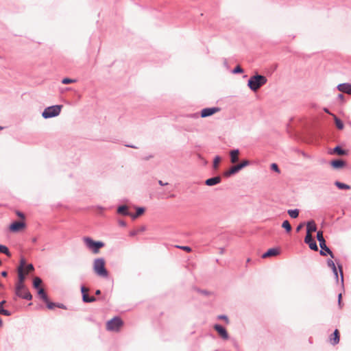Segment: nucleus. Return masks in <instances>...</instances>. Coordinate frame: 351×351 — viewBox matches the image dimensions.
Segmentation results:
<instances>
[{
  "instance_id": "obj_1",
  "label": "nucleus",
  "mask_w": 351,
  "mask_h": 351,
  "mask_svg": "<svg viewBox=\"0 0 351 351\" xmlns=\"http://www.w3.org/2000/svg\"><path fill=\"white\" fill-rule=\"evenodd\" d=\"M105 260L102 258H96L93 262V270L100 277L107 278L108 272L106 270Z\"/></svg>"
},
{
  "instance_id": "obj_2",
  "label": "nucleus",
  "mask_w": 351,
  "mask_h": 351,
  "mask_svg": "<svg viewBox=\"0 0 351 351\" xmlns=\"http://www.w3.org/2000/svg\"><path fill=\"white\" fill-rule=\"evenodd\" d=\"M266 82L267 78L265 76L256 75L250 78L248 86L252 90L256 91Z\"/></svg>"
},
{
  "instance_id": "obj_3",
  "label": "nucleus",
  "mask_w": 351,
  "mask_h": 351,
  "mask_svg": "<svg viewBox=\"0 0 351 351\" xmlns=\"http://www.w3.org/2000/svg\"><path fill=\"white\" fill-rule=\"evenodd\" d=\"M83 241L86 245L95 254H97L99 249L104 245V243L101 241H95L90 237H84Z\"/></svg>"
},
{
  "instance_id": "obj_4",
  "label": "nucleus",
  "mask_w": 351,
  "mask_h": 351,
  "mask_svg": "<svg viewBox=\"0 0 351 351\" xmlns=\"http://www.w3.org/2000/svg\"><path fill=\"white\" fill-rule=\"evenodd\" d=\"M15 293L18 297L27 300H30L32 298V294L25 285H16Z\"/></svg>"
},
{
  "instance_id": "obj_5",
  "label": "nucleus",
  "mask_w": 351,
  "mask_h": 351,
  "mask_svg": "<svg viewBox=\"0 0 351 351\" xmlns=\"http://www.w3.org/2000/svg\"><path fill=\"white\" fill-rule=\"evenodd\" d=\"M123 323L121 318L116 317L106 323V329L110 331H119Z\"/></svg>"
},
{
  "instance_id": "obj_6",
  "label": "nucleus",
  "mask_w": 351,
  "mask_h": 351,
  "mask_svg": "<svg viewBox=\"0 0 351 351\" xmlns=\"http://www.w3.org/2000/svg\"><path fill=\"white\" fill-rule=\"evenodd\" d=\"M61 108H62V106H58V105L48 107L45 109V110L43 111V112L42 114V116L45 119L56 117L60 113Z\"/></svg>"
},
{
  "instance_id": "obj_7",
  "label": "nucleus",
  "mask_w": 351,
  "mask_h": 351,
  "mask_svg": "<svg viewBox=\"0 0 351 351\" xmlns=\"http://www.w3.org/2000/svg\"><path fill=\"white\" fill-rule=\"evenodd\" d=\"M25 267V260L21 259L20 262V265L18 267V282L16 285H25V275H27L24 271Z\"/></svg>"
},
{
  "instance_id": "obj_8",
  "label": "nucleus",
  "mask_w": 351,
  "mask_h": 351,
  "mask_svg": "<svg viewBox=\"0 0 351 351\" xmlns=\"http://www.w3.org/2000/svg\"><path fill=\"white\" fill-rule=\"evenodd\" d=\"M317 239L319 243V246L322 248V250L326 251L328 254L330 255L332 258H333V254L331 250L326 246V241L323 236V232L322 231H318L317 233Z\"/></svg>"
},
{
  "instance_id": "obj_9",
  "label": "nucleus",
  "mask_w": 351,
  "mask_h": 351,
  "mask_svg": "<svg viewBox=\"0 0 351 351\" xmlns=\"http://www.w3.org/2000/svg\"><path fill=\"white\" fill-rule=\"evenodd\" d=\"M25 228L24 221H15L10 226V230L13 232H18Z\"/></svg>"
},
{
  "instance_id": "obj_10",
  "label": "nucleus",
  "mask_w": 351,
  "mask_h": 351,
  "mask_svg": "<svg viewBox=\"0 0 351 351\" xmlns=\"http://www.w3.org/2000/svg\"><path fill=\"white\" fill-rule=\"evenodd\" d=\"M220 110H221V109L218 107L204 108L201 111V117H210V116L219 112Z\"/></svg>"
},
{
  "instance_id": "obj_11",
  "label": "nucleus",
  "mask_w": 351,
  "mask_h": 351,
  "mask_svg": "<svg viewBox=\"0 0 351 351\" xmlns=\"http://www.w3.org/2000/svg\"><path fill=\"white\" fill-rule=\"evenodd\" d=\"M81 291L82 293V299L84 302H93L96 300L95 297H93V296L90 297L88 295V292L89 289L87 287H84V286L82 287Z\"/></svg>"
},
{
  "instance_id": "obj_12",
  "label": "nucleus",
  "mask_w": 351,
  "mask_h": 351,
  "mask_svg": "<svg viewBox=\"0 0 351 351\" xmlns=\"http://www.w3.org/2000/svg\"><path fill=\"white\" fill-rule=\"evenodd\" d=\"M215 330L218 332L219 335L223 339H228V334L226 330L221 325L216 324L214 326Z\"/></svg>"
},
{
  "instance_id": "obj_13",
  "label": "nucleus",
  "mask_w": 351,
  "mask_h": 351,
  "mask_svg": "<svg viewBox=\"0 0 351 351\" xmlns=\"http://www.w3.org/2000/svg\"><path fill=\"white\" fill-rule=\"evenodd\" d=\"M280 254L278 248H270L262 255L263 258H267L271 256H276Z\"/></svg>"
},
{
  "instance_id": "obj_14",
  "label": "nucleus",
  "mask_w": 351,
  "mask_h": 351,
  "mask_svg": "<svg viewBox=\"0 0 351 351\" xmlns=\"http://www.w3.org/2000/svg\"><path fill=\"white\" fill-rule=\"evenodd\" d=\"M340 335L339 332L336 329L333 334H332L329 338L330 343L332 345H337L339 342Z\"/></svg>"
},
{
  "instance_id": "obj_15",
  "label": "nucleus",
  "mask_w": 351,
  "mask_h": 351,
  "mask_svg": "<svg viewBox=\"0 0 351 351\" xmlns=\"http://www.w3.org/2000/svg\"><path fill=\"white\" fill-rule=\"evenodd\" d=\"M337 88L339 91L351 95V84H341L338 85Z\"/></svg>"
},
{
  "instance_id": "obj_16",
  "label": "nucleus",
  "mask_w": 351,
  "mask_h": 351,
  "mask_svg": "<svg viewBox=\"0 0 351 351\" xmlns=\"http://www.w3.org/2000/svg\"><path fill=\"white\" fill-rule=\"evenodd\" d=\"M221 181V178L220 176H216L211 178H208L205 181V184L207 186H214L219 183H220Z\"/></svg>"
},
{
  "instance_id": "obj_17",
  "label": "nucleus",
  "mask_w": 351,
  "mask_h": 351,
  "mask_svg": "<svg viewBox=\"0 0 351 351\" xmlns=\"http://www.w3.org/2000/svg\"><path fill=\"white\" fill-rule=\"evenodd\" d=\"M317 230V226L314 221H310L306 224V233L312 234Z\"/></svg>"
},
{
  "instance_id": "obj_18",
  "label": "nucleus",
  "mask_w": 351,
  "mask_h": 351,
  "mask_svg": "<svg viewBox=\"0 0 351 351\" xmlns=\"http://www.w3.org/2000/svg\"><path fill=\"white\" fill-rule=\"evenodd\" d=\"M239 167L237 165H234L233 167H232L230 169H228V171H225L223 173V176L225 177H229L231 175H233L234 173H236L237 172H238L239 171Z\"/></svg>"
},
{
  "instance_id": "obj_19",
  "label": "nucleus",
  "mask_w": 351,
  "mask_h": 351,
  "mask_svg": "<svg viewBox=\"0 0 351 351\" xmlns=\"http://www.w3.org/2000/svg\"><path fill=\"white\" fill-rule=\"evenodd\" d=\"M239 152L238 149H234L230 152L231 162L236 163L239 160Z\"/></svg>"
},
{
  "instance_id": "obj_20",
  "label": "nucleus",
  "mask_w": 351,
  "mask_h": 351,
  "mask_svg": "<svg viewBox=\"0 0 351 351\" xmlns=\"http://www.w3.org/2000/svg\"><path fill=\"white\" fill-rule=\"evenodd\" d=\"M345 165V162L341 160H335L331 162V165L335 169L342 168Z\"/></svg>"
},
{
  "instance_id": "obj_21",
  "label": "nucleus",
  "mask_w": 351,
  "mask_h": 351,
  "mask_svg": "<svg viewBox=\"0 0 351 351\" xmlns=\"http://www.w3.org/2000/svg\"><path fill=\"white\" fill-rule=\"evenodd\" d=\"M118 213L119 214H122L124 215H128V216H130V215H131V213L128 211V206H119L118 208Z\"/></svg>"
},
{
  "instance_id": "obj_22",
  "label": "nucleus",
  "mask_w": 351,
  "mask_h": 351,
  "mask_svg": "<svg viewBox=\"0 0 351 351\" xmlns=\"http://www.w3.org/2000/svg\"><path fill=\"white\" fill-rule=\"evenodd\" d=\"M145 212V209L143 208H138L136 209V212L135 214H133L131 213V215H130V217L132 218V219H136L138 217L141 216V215H143Z\"/></svg>"
},
{
  "instance_id": "obj_23",
  "label": "nucleus",
  "mask_w": 351,
  "mask_h": 351,
  "mask_svg": "<svg viewBox=\"0 0 351 351\" xmlns=\"http://www.w3.org/2000/svg\"><path fill=\"white\" fill-rule=\"evenodd\" d=\"M38 294L43 300L44 302H47V295L43 288H39L38 290Z\"/></svg>"
},
{
  "instance_id": "obj_24",
  "label": "nucleus",
  "mask_w": 351,
  "mask_h": 351,
  "mask_svg": "<svg viewBox=\"0 0 351 351\" xmlns=\"http://www.w3.org/2000/svg\"><path fill=\"white\" fill-rule=\"evenodd\" d=\"M333 117H334L336 127L339 130L343 129L344 125H343V122L339 119H338L335 115H333Z\"/></svg>"
},
{
  "instance_id": "obj_25",
  "label": "nucleus",
  "mask_w": 351,
  "mask_h": 351,
  "mask_svg": "<svg viewBox=\"0 0 351 351\" xmlns=\"http://www.w3.org/2000/svg\"><path fill=\"white\" fill-rule=\"evenodd\" d=\"M5 303V301H2L0 302V314L9 316L10 313L8 311L5 310L4 307H3V304Z\"/></svg>"
},
{
  "instance_id": "obj_26",
  "label": "nucleus",
  "mask_w": 351,
  "mask_h": 351,
  "mask_svg": "<svg viewBox=\"0 0 351 351\" xmlns=\"http://www.w3.org/2000/svg\"><path fill=\"white\" fill-rule=\"evenodd\" d=\"M289 216L292 218H297L299 215V210L295 209V210H289L287 211Z\"/></svg>"
},
{
  "instance_id": "obj_27",
  "label": "nucleus",
  "mask_w": 351,
  "mask_h": 351,
  "mask_svg": "<svg viewBox=\"0 0 351 351\" xmlns=\"http://www.w3.org/2000/svg\"><path fill=\"white\" fill-rule=\"evenodd\" d=\"M282 227L285 228L287 232H290L291 231V226L287 220L283 221Z\"/></svg>"
},
{
  "instance_id": "obj_28",
  "label": "nucleus",
  "mask_w": 351,
  "mask_h": 351,
  "mask_svg": "<svg viewBox=\"0 0 351 351\" xmlns=\"http://www.w3.org/2000/svg\"><path fill=\"white\" fill-rule=\"evenodd\" d=\"M335 185L339 189H350V186L348 184H346L344 183L340 182L337 181L335 182Z\"/></svg>"
},
{
  "instance_id": "obj_29",
  "label": "nucleus",
  "mask_w": 351,
  "mask_h": 351,
  "mask_svg": "<svg viewBox=\"0 0 351 351\" xmlns=\"http://www.w3.org/2000/svg\"><path fill=\"white\" fill-rule=\"evenodd\" d=\"M34 268L32 264L26 265L25 263L24 271L26 274H29V272H32V271H34Z\"/></svg>"
},
{
  "instance_id": "obj_30",
  "label": "nucleus",
  "mask_w": 351,
  "mask_h": 351,
  "mask_svg": "<svg viewBox=\"0 0 351 351\" xmlns=\"http://www.w3.org/2000/svg\"><path fill=\"white\" fill-rule=\"evenodd\" d=\"M42 283V280L40 278L38 277H35L34 278V281H33V285H34V287L36 288V289H38V287H40V285H41Z\"/></svg>"
},
{
  "instance_id": "obj_31",
  "label": "nucleus",
  "mask_w": 351,
  "mask_h": 351,
  "mask_svg": "<svg viewBox=\"0 0 351 351\" xmlns=\"http://www.w3.org/2000/svg\"><path fill=\"white\" fill-rule=\"evenodd\" d=\"M0 252L4 253L8 256H11V254H10V253L9 252L8 248L6 246L3 245H0Z\"/></svg>"
},
{
  "instance_id": "obj_32",
  "label": "nucleus",
  "mask_w": 351,
  "mask_h": 351,
  "mask_svg": "<svg viewBox=\"0 0 351 351\" xmlns=\"http://www.w3.org/2000/svg\"><path fill=\"white\" fill-rule=\"evenodd\" d=\"M221 162V158L218 156H215L213 160V168L215 169H217L219 167V164Z\"/></svg>"
},
{
  "instance_id": "obj_33",
  "label": "nucleus",
  "mask_w": 351,
  "mask_h": 351,
  "mask_svg": "<svg viewBox=\"0 0 351 351\" xmlns=\"http://www.w3.org/2000/svg\"><path fill=\"white\" fill-rule=\"evenodd\" d=\"M334 152L337 154L338 155H344L346 154V151L342 149L340 147H336L335 149H334Z\"/></svg>"
},
{
  "instance_id": "obj_34",
  "label": "nucleus",
  "mask_w": 351,
  "mask_h": 351,
  "mask_svg": "<svg viewBox=\"0 0 351 351\" xmlns=\"http://www.w3.org/2000/svg\"><path fill=\"white\" fill-rule=\"evenodd\" d=\"M308 245L311 250H313L314 251L318 250L317 245L316 244V242L314 240L311 241V242H310Z\"/></svg>"
},
{
  "instance_id": "obj_35",
  "label": "nucleus",
  "mask_w": 351,
  "mask_h": 351,
  "mask_svg": "<svg viewBox=\"0 0 351 351\" xmlns=\"http://www.w3.org/2000/svg\"><path fill=\"white\" fill-rule=\"evenodd\" d=\"M328 265L329 267H330L332 269L334 273L337 276V268L335 267L334 262L330 260L328 261Z\"/></svg>"
},
{
  "instance_id": "obj_36",
  "label": "nucleus",
  "mask_w": 351,
  "mask_h": 351,
  "mask_svg": "<svg viewBox=\"0 0 351 351\" xmlns=\"http://www.w3.org/2000/svg\"><path fill=\"white\" fill-rule=\"evenodd\" d=\"M249 164H250V162L247 160H245L242 161L241 163H239V165H237V166L239 167V169L241 170V169L247 166Z\"/></svg>"
},
{
  "instance_id": "obj_37",
  "label": "nucleus",
  "mask_w": 351,
  "mask_h": 351,
  "mask_svg": "<svg viewBox=\"0 0 351 351\" xmlns=\"http://www.w3.org/2000/svg\"><path fill=\"white\" fill-rule=\"evenodd\" d=\"M313 240V237H312V234L306 233V237L304 238V242L306 244H308Z\"/></svg>"
},
{
  "instance_id": "obj_38",
  "label": "nucleus",
  "mask_w": 351,
  "mask_h": 351,
  "mask_svg": "<svg viewBox=\"0 0 351 351\" xmlns=\"http://www.w3.org/2000/svg\"><path fill=\"white\" fill-rule=\"evenodd\" d=\"M75 82H76L75 80L69 79V78H64L62 81V83L64 84H68L70 83H74Z\"/></svg>"
},
{
  "instance_id": "obj_39",
  "label": "nucleus",
  "mask_w": 351,
  "mask_h": 351,
  "mask_svg": "<svg viewBox=\"0 0 351 351\" xmlns=\"http://www.w3.org/2000/svg\"><path fill=\"white\" fill-rule=\"evenodd\" d=\"M177 247L183 250L184 251L186 252H191L192 251L191 248L189 246H176Z\"/></svg>"
},
{
  "instance_id": "obj_40",
  "label": "nucleus",
  "mask_w": 351,
  "mask_h": 351,
  "mask_svg": "<svg viewBox=\"0 0 351 351\" xmlns=\"http://www.w3.org/2000/svg\"><path fill=\"white\" fill-rule=\"evenodd\" d=\"M47 303V307L49 309L53 308L55 306H56V304L52 302H50L49 300L47 299V302H45Z\"/></svg>"
},
{
  "instance_id": "obj_41",
  "label": "nucleus",
  "mask_w": 351,
  "mask_h": 351,
  "mask_svg": "<svg viewBox=\"0 0 351 351\" xmlns=\"http://www.w3.org/2000/svg\"><path fill=\"white\" fill-rule=\"evenodd\" d=\"M243 69L240 66H237L235 67V69L233 71L234 73H243Z\"/></svg>"
},
{
  "instance_id": "obj_42",
  "label": "nucleus",
  "mask_w": 351,
  "mask_h": 351,
  "mask_svg": "<svg viewBox=\"0 0 351 351\" xmlns=\"http://www.w3.org/2000/svg\"><path fill=\"white\" fill-rule=\"evenodd\" d=\"M219 318L224 320L227 324L229 323L228 318L226 315H220L219 316Z\"/></svg>"
},
{
  "instance_id": "obj_43",
  "label": "nucleus",
  "mask_w": 351,
  "mask_h": 351,
  "mask_svg": "<svg viewBox=\"0 0 351 351\" xmlns=\"http://www.w3.org/2000/svg\"><path fill=\"white\" fill-rule=\"evenodd\" d=\"M271 169L274 170L275 171L279 172V169L278 167V165L275 163H273L271 165Z\"/></svg>"
},
{
  "instance_id": "obj_44",
  "label": "nucleus",
  "mask_w": 351,
  "mask_h": 351,
  "mask_svg": "<svg viewBox=\"0 0 351 351\" xmlns=\"http://www.w3.org/2000/svg\"><path fill=\"white\" fill-rule=\"evenodd\" d=\"M16 215L20 217L22 219H25V215L23 213H22L21 212H19V211H16Z\"/></svg>"
},
{
  "instance_id": "obj_45",
  "label": "nucleus",
  "mask_w": 351,
  "mask_h": 351,
  "mask_svg": "<svg viewBox=\"0 0 351 351\" xmlns=\"http://www.w3.org/2000/svg\"><path fill=\"white\" fill-rule=\"evenodd\" d=\"M341 298H342V295H341V293H339L338 295V302H339V305L340 307H341Z\"/></svg>"
},
{
  "instance_id": "obj_46",
  "label": "nucleus",
  "mask_w": 351,
  "mask_h": 351,
  "mask_svg": "<svg viewBox=\"0 0 351 351\" xmlns=\"http://www.w3.org/2000/svg\"><path fill=\"white\" fill-rule=\"evenodd\" d=\"M303 226H304V224H303V223L300 224V225L297 227V228H296V231H297V232L300 231V230L303 228Z\"/></svg>"
},
{
  "instance_id": "obj_47",
  "label": "nucleus",
  "mask_w": 351,
  "mask_h": 351,
  "mask_svg": "<svg viewBox=\"0 0 351 351\" xmlns=\"http://www.w3.org/2000/svg\"><path fill=\"white\" fill-rule=\"evenodd\" d=\"M7 275H8L7 271H2V272H1V276H2L3 277H6V276H7Z\"/></svg>"
},
{
  "instance_id": "obj_48",
  "label": "nucleus",
  "mask_w": 351,
  "mask_h": 351,
  "mask_svg": "<svg viewBox=\"0 0 351 351\" xmlns=\"http://www.w3.org/2000/svg\"><path fill=\"white\" fill-rule=\"evenodd\" d=\"M158 183H159V184H160V185H161V186H165V185H167V183H163V182H162V181H161V180H159V181H158Z\"/></svg>"
},
{
  "instance_id": "obj_49",
  "label": "nucleus",
  "mask_w": 351,
  "mask_h": 351,
  "mask_svg": "<svg viewBox=\"0 0 351 351\" xmlns=\"http://www.w3.org/2000/svg\"><path fill=\"white\" fill-rule=\"evenodd\" d=\"M57 307L64 308V306L63 304H56Z\"/></svg>"
},
{
  "instance_id": "obj_50",
  "label": "nucleus",
  "mask_w": 351,
  "mask_h": 351,
  "mask_svg": "<svg viewBox=\"0 0 351 351\" xmlns=\"http://www.w3.org/2000/svg\"><path fill=\"white\" fill-rule=\"evenodd\" d=\"M338 97L341 99V100H343V95L342 94H339Z\"/></svg>"
},
{
  "instance_id": "obj_51",
  "label": "nucleus",
  "mask_w": 351,
  "mask_h": 351,
  "mask_svg": "<svg viewBox=\"0 0 351 351\" xmlns=\"http://www.w3.org/2000/svg\"><path fill=\"white\" fill-rule=\"evenodd\" d=\"M100 293H101L100 290H97L96 292H95L96 295H99Z\"/></svg>"
},
{
  "instance_id": "obj_52",
  "label": "nucleus",
  "mask_w": 351,
  "mask_h": 351,
  "mask_svg": "<svg viewBox=\"0 0 351 351\" xmlns=\"http://www.w3.org/2000/svg\"><path fill=\"white\" fill-rule=\"evenodd\" d=\"M135 234H136V232H134H134H130V235H131V236H134V235H135Z\"/></svg>"
},
{
  "instance_id": "obj_53",
  "label": "nucleus",
  "mask_w": 351,
  "mask_h": 351,
  "mask_svg": "<svg viewBox=\"0 0 351 351\" xmlns=\"http://www.w3.org/2000/svg\"><path fill=\"white\" fill-rule=\"evenodd\" d=\"M32 242L33 243H36V238H33L32 239Z\"/></svg>"
},
{
  "instance_id": "obj_54",
  "label": "nucleus",
  "mask_w": 351,
  "mask_h": 351,
  "mask_svg": "<svg viewBox=\"0 0 351 351\" xmlns=\"http://www.w3.org/2000/svg\"><path fill=\"white\" fill-rule=\"evenodd\" d=\"M320 254L324 256L326 255V253H324V252H323L322 250L320 252Z\"/></svg>"
},
{
  "instance_id": "obj_55",
  "label": "nucleus",
  "mask_w": 351,
  "mask_h": 351,
  "mask_svg": "<svg viewBox=\"0 0 351 351\" xmlns=\"http://www.w3.org/2000/svg\"><path fill=\"white\" fill-rule=\"evenodd\" d=\"M250 261H251V260H250V258H247V263H250Z\"/></svg>"
},
{
  "instance_id": "obj_56",
  "label": "nucleus",
  "mask_w": 351,
  "mask_h": 351,
  "mask_svg": "<svg viewBox=\"0 0 351 351\" xmlns=\"http://www.w3.org/2000/svg\"><path fill=\"white\" fill-rule=\"evenodd\" d=\"M120 223H121V225H122V226H125V223H124V222H121Z\"/></svg>"
},
{
  "instance_id": "obj_57",
  "label": "nucleus",
  "mask_w": 351,
  "mask_h": 351,
  "mask_svg": "<svg viewBox=\"0 0 351 351\" xmlns=\"http://www.w3.org/2000/svg\"><path fill=\"white\" fill-rule=\"evenodd\" d=\"M2 129H3V128L1 126H0V130H2Z\"/></svg>"
},
{
  "instance_id": "obj_58",
  "label": "nucleus",
  "mask_w": 351,
  "mask_h": 351,
  "mask_svg": "<svg viewBox=\"0 0 351 351\" xmlns=\"http://www.w3.org/2000/svg\"><path fill=\"white\" fill-rule=\"evenodd\" d=\"M0 286H2L1 283H0Z\"/></svg>"
}]
</instances>
